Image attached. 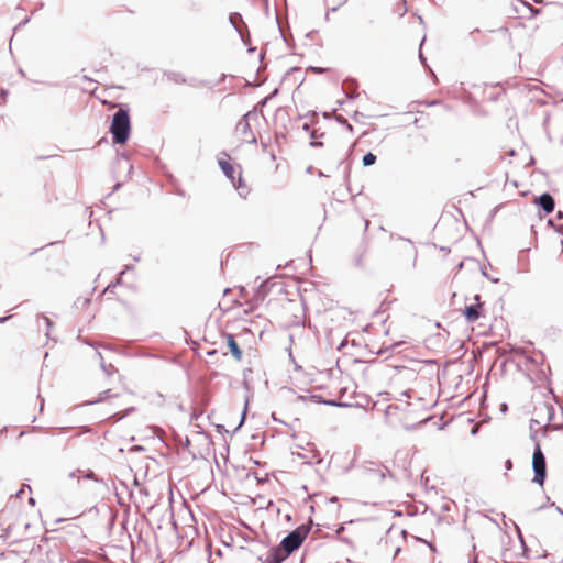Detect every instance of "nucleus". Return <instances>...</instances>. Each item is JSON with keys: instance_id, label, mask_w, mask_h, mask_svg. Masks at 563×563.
I'll return each mask as SVG.
<instances>
[{"instance_id": "15", "label": "nucleus", "mask_w": 563, "mask_h": 563, "mask_svg": "<svg viewBox=\"0 0 563 563\" xmlns=\"http://www.w3.org/2000/svg\"><path fill=\"white\" fill-rule=\"evenodd\" d=\"M505 466H506V470H511V467H512L511 461L507 460L506 463H505Z\"/></svg>"}, {"instance_id": "25", "label": "nucleus", "mask_w": 563, "mask_h": 563, "mask_svg": "<svg viewBox=\"0 0 563 563\" xmlns=\"http://www.w3.org/2000/svg\"><path fill=\"white\" fill-rule=\"evenodd\" d=\"M75 475H76V472H71V473L69 474V476H70V477H75Z\"/></svg>"}, {"instance_id": "22", "label": "nucleus", "mask_w": 563, "mask_h": 563, "mask_svg": "<svg viewBox=\"0 0 563 563\" xmlns=\"http://www.w3.org/2000/svg\"><path fill=\"white\" fill-rule=\"evenodd\" d=\"M244 417H245V411H244V412H243V415H242L241 423L244 421Z\"/></svg>"}, {"instance_id": "26", "label": "nucleus", "mask_w": 563, "mask_h": 563, "mask_svg": "<svg viewBox=\"0 0 563 563\" xmlns=\"http://www.w3.org/2000/svg\"><path fill=\"white\" fill-rule=\"evenodd\" d=\"M120 283H121V278H119V279L115 282V284H114V285H118V284H120Z\"/></svg>"}, {"instance_id": "17", "label": "nucleus", "mask_w": 563, "mask_h": 563, "mask_svg": "<svg viewBox=\"0 0 563 563\" xmlns=\"http://www.w3.org/2000/svg\"><path fill=\"white\" fill-rule=\"evenodd\" d=\"M101 367H102V369H103L107 374H110V372L107 369V367L104 366V364H103V363H101Z\"/></svg>"}, {"instance_id": "28", "label": "nucleus", "mask_w": 563, "mask_h": 563, "mask_svg": "<svg viewBox=\"0 0 563 563\" xmlns=\"http://www.w3.org/2000/svg\"><path fill=\"white\" fill-rule=\"evenodd\" d=\"M475 300H476V301H478V300H479V296H478V295H476V296H475Z\"/></svg>"}, {"instance_id": "7", "label": "nucleus", "mask_w": 563, "mask_h": 563, "mask_svg": "<svg viewBox=\"0 0 563 563\" xmlns=\"http://www.w3.org/2000/svg\"><path fill=\"white\" fill-rule=\"evenodd\" d=\"M479 305H471V306H467L465 308V312H464V316H465V319L468 321V322H474L476 321L478 318H479Z\"/></svg>"}, {"instance_id": "6", "label": "nucleus", "mask_w": 563, "mask_h": 563, "mask_svg": "<svg viewBox=\"0 0 563 563\" xmlns=\"http://www.w3.org/2000/svg\"><path fill=\"white\" fill-rule=\"evenodd\" d=\"M539 205L545 213H551L554 209V199L550 194H542L539 197Z\"/></svg>"}, {"instance_id": "11", "label": "nucleus", "mask_w": 563, "mask_h": 563, "mask_svg": "<svg viewBox=\"0 0 563 563\" xmlns=\"http://www.w3.org/2000/svg\"><path fill=\"white\" fill-rule=\"evenodd\" d=\"M376 156L373 153H367L363 156V165L364 166H371L375 164Z\"/></svg>"}, {"instance_id": "24", "label": "nucleus", "mask_w": 563, "mask_h": 563, "mask_svg": "<svg viewBox=\"0 0 563 563\" xmlns=\"http://www.w3.org/2000/svg\"><path fill=\"white\" fill-rule=\"evenodd\" d=\"M8 318H0V323L4 322Z\"/></svg>"}, {"instance_id": "1", "label": "nucleus", "mask_w": 563, "mask_h": 563, "mask_svg": "<svg viewBox=\"0 0 563 563\" xmlns=\"http://www.w3.org/2000/svg\"><path fill=\"white\" fill-rule=\"evenodd\" d=\"M131 131L130 118L126 110L119 109L112 118L110 132L117 144H125Z\"/></svg>"}, {"instance_id": "23", "label": "nucleus", "mask_w": 563, "mask_h": 563, "mask_svg": "<svg viewBox=\"0 0 563 563\" xmlns=\"http://www.w3.org/2000/svg\"><path fill=\"white\" fill-rule=\"evenodd\" d=\"M303 129H305L306 131H308V130H309V125H308V124H305V125H303Z\"/></svg>"}, {"instance_id": "20", "label": "nucleus", "mask_w": 563, "mask_h": 563, "mask_svg": "<svg viewBox=\"0 0 563 563\" xmlns=\"http://www.w3.org/2000/svg\"><path fill=\"white\" fill-rule=\"evenodd\" d=\"M92 475H93V474L90 472V473H87V474H86V477H87V478H90Z\"/></svg>"}, {"instance_id": "16", "label": "nucleus", "mask_w": 563, "mask_h": 563, "mask_svg": "<svg viewBox=\"0 0 563 563\" xmlns=\"http://www.w3.org/2000/svg\"><path fill=\"white\" fill-rule=\"evenodd\" d=\"M310 145H311V146H321V145H322V143H321V142H319V141H311V142H310Z\"/></svg>"}, {"instance_id": "12", "label": "nucleus", "mask_w": 563, "mask_h": 563, "mask_svg": "<svg viewBox=\"0 0 563 563\" xmlns=\"http://www.w3.org/2000/svg\"><path fill=\"white\" fill-rule=\"evenodd\" d=\"M520 3L523 4L530 12L532 15H537L539 14L540 10L539 9H536L533 8L531 4H529L528 2H525V1H521L520 0Z\"/></svg>"}, {"instance_id": "19", "label": "nucleus", "mask_w": 563, "mask_h": 563, "mask_svg": "<svg viewBox=\"0 0 563 563\" xmlns=\"http://www.w3.org/2000/svg\"><path fill=\"white\" fill-rule=\"evenodd\" d=\"M311 137H312V139H317L316 131H313V132L311 133Z\"/></svg>"}, {"instance_id": "5", "label": "nucleus", "mask_w": 563, "mask_h": 563, "mask_svg": "<svg viewBox=\"0 0 563 563\" xmlns=\"http://www.w3.org/2000/svg\"><path fill=\"white\" fill-rule=\"evenodd\" d=\"M225 341H227L228 347L230 349V352L232 353L234 358L240 361L242 357V351L240 350V347L234 339V335L230 334V333L225 334Z\"/></svg>"}, {"instance_id": "18", "label": "nucleus", "mask_w": 563, "mask_h": 563, "mask_svg": "<svg viewBox=\"0 0 563 563\" xmlns=\"http://www.w3.org/2000/svg\"><path fill=\"white\" fill-rule=\"evenodd\" d=\"M21 494H23V489H20V490L16 492V497H20Z\"/></svg>"}, {"instance_id": "9", "label": "nucleus", "mask_w": 563, "mask_h": 563, "mask_svg": "<svg viewBox=\"0 0 563 563\" xmlns=\"http://www.w3.org/2000/svg\"><path fill=\"white\" fill-rule=\"evenodd\" d=\"M285 559V555H280L279 550H272L266 556V563H280Z\"/></svg>"}, {"instance_id": "3", "label": "nucleus", "mask_w": 563, "mask_h": 563, "mask_svg": "<svg viewBox=\"0 0 563 563\" xmlns=\"http://www.w3.org/2000/svg\"><path fill=\"white\" fill-rule=\"evenodd\" d=\"M532 468L534 472L533 482L543 485L547 474V465L545 457L541 451L539 444L536 445L533 457H532Z\"/></svg>"}, {"instance_id": "21", "label": "nucleus", "mask_w": 563, "mask_h": 563, "mask_svg": "<svg viewBox=\"0 0 563 563\" xmlns=\"http://www.w3.org/2000/svg\"><path fill=\"white\" fill-rule=\"evenodd\" d=\"M556 510H558V512H560L561 515H563V510H562L560 507H556Z\"/></svg>"}, {"instance_id": "27", "label": "nucleus", "mask_w": 563, "mask_h": 563, "mask_svg": "<svg viewBox=\"0 0 563 563\" xmlns=\"http://www.w3.org/2000/svg\"><path fill=\"white\" fill-rule=\"evenodd\" d=\"M536 3H541L542 0H533Z\"/></svg>"}, {"instance_id": "8", "label": "nucleus", "mask_w": 563, "mask_h": 563, "mask_svg": "<svg viewBox=\"0 0 563 563\" xmlns=\"http://www.w3.org/2000/svg\"><path fill=\"white\" fill-rule=\"evenodd\" d=\"M366 470L368 475L378 482H382L386 477V473H388L386 467H367Z\"/></svg>"}, {"instance_id": "13", "label": "nucleus", "mask_w": 563, "mask_h": 563, "mask_svg": "<svg viewBox=\"0 0 563 563\" xmlns=\"http://www.w3.org/2000/svg\"><path fill=\"white\" fill-rule=\"evenodd\" d=\"M240 20L241 19V15L238 14V13H234V14H231L230 16V22L233 24V26L238 30V26H236V20Z\"/></svg>"}, {"instance_id": "14", "label": "nucleus", "mask_w": 563, "mask_h": 563, "mask_svg": "<svg viewBox=\"0 0 563 563\" xmlns=\"http://www.w3.org/2000/svg\"><path fill=\"white\" fill-rule=\"evenodd\" d=\"M41 320L46 324L47 328L52 327V321L47 317H42Z\"/></svg>"}, {"instance_id": "4", "label": "nucleus", "mask_w": 563, "mask_h": 563, "mask_svg": "<svg viewBox=\"0 0 563 563\" xmlns=\"http://www.w3.org/2000/svg\"><path fill=\"white\" fill-rule=\"evenodd\" d=\"M306 534L307 530H305L303 528H297L283 539L280 545L285 551L286 555L292 553L302 544Z\"/></svg>"}, {"instance_id": "2", "label": "nucleus", "mask_w": 563, "mask_h": 563, "mask_svg": "<svg viewBox=\"0 0 563 563\" xmlns=\"http://www.w3.org/2000/svg\"><path fill=\"white\" fill-rule=\"evenodd\" d=\"M218 164L223 174L230 179L233 187L241 190L239 194L242 196L246 192V188L243 186L241 176V168H235L228 159L219 158Z\"/></svg>"}, {"instance_id": "10", "label": "nucleus", "mask_w": 563, "mask_h": 563, "mask_svg": "<svg viewBox=\"0 0 563 563\" xmlns=\"http://www.w3.org/2000/svg\"><path fill=\"white\" fill-rule=\"evenodd\" d=\"M251 117V113H246L242 120L239 122V128L242 130V132L245 134L247 130L250 129L249 118Z\"/></svg>"}]
</instances>
